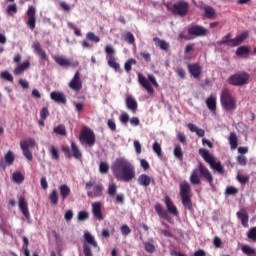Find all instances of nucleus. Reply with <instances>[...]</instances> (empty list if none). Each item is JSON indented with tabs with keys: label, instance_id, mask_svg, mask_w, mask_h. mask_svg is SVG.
Masks as SVG:
<instances>
[{
	"label": "nucleus",
	"instance_id": "obj_1",
	"mask_svg": "<svg viewBox=\"0 0 256 256\" xmlns=\"http://www.w3.org/2000/svg\"><path fill=\"white\" fill-rule=\"evenodd\" d=\"M112 173L117 181L129 183L135 177V166L126 158L120 157L115 160L111 167Z\"/></svg>",
	"mask_w": 256,
	"mask_h": 256
},
{
	"label": "nucleus",
	"instance_id": "obj_2",
	"mask_svg": "<svg viewBox=\"0 0 256 256\" xmlns=\"http://www.w3.org/2000/svg\"><path fill=\"white\" fill-rule=\"evenodd\" d=\"M201 177L209 183V185H213V174L208 170L203 163H199L198 166L192 171L190 175V183L192 185H201Z\"/></svg>",
	"mask_w": 256,
	"mask_h": 256
},
{
	"label": "nucleus",
	"instance_id": "obj_3",
	"mask_svg": "<svg viewBox=\"0 0 256 256\" xmlns=\"http://www.w3.org/2000/svg\"><path fill=\"white\" fill-rule=\"evenodd\" d=\"M220 103L224 111H235V109H237V100L233 97L229 88L222 89Z\"/></svg>",
	"mask_w": 256,
	"mask_h": 256
},
{
	"label": "nucleus",
	"instance_id": "obj_4",
	"mask_svg": "<svg viewBox=\"0 0 256 256\" xmlns=\"http://www.w3.org/2000/svg\"><path fill=\"white\" fill-rule=\"evenodd\" d=\"M179 187L182 205L183 207L191 211V209H193V202L191 201V185L189 184V182L184 181L180 183Z\"/></svg>",
	"mask_w": 256,
	"mask_h": 256
},
{
	"label": "nucleus",
	"instance_id": "obj_5",
	"mask_svg": "<svg viewBox=\"0 0 256 256\" xmlns=\"http://www.w3.org/2000/svg\"><path fill=\"white\" fill-rule=\"evenodd\" d=\"M199 155L202 156L206 163L210 164L211 169H214L215 171H217V173L223 175V173L225 172L223 165H221V162H215V157L211 153H209L204 148H200Z\"/></svg>",
	"mask_w": 256,
	"mask_h": 256
},
{
	"label": "nucleus",
	"instance_id": "obj_6",
	"mask_svg": "<svg viewBox=\"0 0 256 256\" xmlns=\"http://www.w3.org/2000/svg\"><path fill=\"white\" fill-rule=\"evenodd\" d=\"M149 81L154 87H159L157 78H155L152 74H148V79L143 74L141 73L138 74L139 84L147 91V93H149L150 95H153V93H155V89H153V86H151Z\"/></svg>",
	"mask_w": 256,
	"mask_h": 256
},
{
	"label": "nucleus",
	"instance_id": "obj_7",
	"mask_svg": "<svg viewBox=\"0 0 256 256\" xmlns=\"http://www.w3.org/2000/svg\"><path fill=\"white\" fill-rule=\"evenodd\" d=\"M250 75L247 72H238L234 75H231L227 83L228 85H232L233 87H243V85H247L249 83Z\"/></svg>",
	"mask_w": 256,
	"mask_h": 256
},
{
	"label": "nucleus",
	"instance_id": "obj_8",
	"mask_svg": "<svg viewBox=\"0 0 256 256\" xmlns=\"http://www.w3.org/2000/svg\"><path fill=\"white\" fill-rule=\"evenodd\" d=\"M168 11H171L173 15H179V17H185L189 13V3L183 0H179L172 6L166 5Z\"/></svg>",
	"mask_w": 256,
	"mask_h": 256
},
{
	"label": "nucleus",
	"instance_id": "obj_9",
	"mask_svg": "<svg viewBox=\"0 0 256 256\" xmlns=\"http://www.w3.org/2000/svg\"><path fill=\"white\" fill-rule=\"evenodd\" d=\"M79 141L81 145H85L86 147H93L96 141L95 132H93L91 128H83L79 136Z\"/></svg>",
	"mask_w": 256,
	"mask_h": 256
},
{
	"label": "nucleus",
	"instance_id": "obj_10",
	"mask_svg": "<svg viewBox=\"0 0 256 256\" xmlns=\"http://www.w3.org/2000/svg\"><path fill=\"white\" fill-rule=\"evenodd\" d=\"M85 189L88 197H103V184L95 185V181L90 180L86 183Z\"/></svg>",
	"mask_w": 256,
	"mask_h": 256
},
{
	"label": "nucleus",
	"instance_id": "obj_11",
	"mask_svg": "<svg viewBox=\"0 0 256 256\" xmlns=\"http://www.w3.org/2000/svg\"><path fill=\"white\" fill-rule=\"evenodd\" d=\"M106 59L108 61L109 67L115 71H121V65L115 59V49L111 45L105 47Z\"/></svg>",
	"mask_w": 256,
	"mask_h": 256
},
{
	"label": "nucleus",
	"instance_id": "obj_12",
	"mask_svg": "<svg viewBox=\"0 0 256 256\" xmlns=\"http://www.w3.org/2000/svg\"><path fill=\"white\" fill-rule=\"evenodd\" d=\"M188 35L191 37H206V35H209V30L201 25H194L188 29Z\"/></svg>",
	"mask_w": 256,
	"mask_h": 256
},
{
	"label": "nucleus",
	"instance_id": "obj_13",
	"mask_svg": "<svg viewBox=\"0 0 256 256\" xmlns=\"http://www.w3.org/2000/svg\"><path fill=\"white\" fill-rule=\"evenodd\" d=\"M26 15L28 17V22L27 25L29 27V29H31L33 31V29H35V25L37 23V9H35V6H29L28 10L26 12Z\"/></svg>",
	"mask_w": 256,
	"mask_h": 256
},
{
	"label": "nucleus",
	"instance_id": "obj_14",
	"mask_svg": "<svg viewBox=\"0 0 256 256\" xmlns=\"http://www.w3.org/2000/svg\"><path fill=\"white\" fill-rule=\"evenodd\" d=\"M68 87L72 89V91H80L83 89V82L81 81V73L77 71L72 78V80L69 82Z\"/></svg>",
	"mask_w": 256,
	"mask_h": 256
},
{
	"label": "nucleus",
	"instance_id": "obj_15",
	"mask_svg": "<svg viewBox=\"0 0 256 256\" xmlns=\"http://www.w3.org/2000/svg\"><path fill=\"white\" fill-rule=\"evenodd\" d=\"M53 59L60 67H79V62H71L70 59L64 56H54Z\"/></svg>",
	"mask_w": 256,
	"mask_h": 256
},
{
	"label": "nucleus",
	"instance_id": "obj_16",
	"mask_svg": "<svg viewBox=\"0 0 256 256\" xmlns=\"http://www.w3.org/2000/svg\"><path fill=\"white\" fill-rule=\"evenodd\" d=\"M188 72L194 79H199L201 74L203 73V67H201L198 63L188 64Z\"/></svg>",
	"mask_w": 256,
	"mask_h": 256
},
{
	"label": "nucleus",
	"instance_id": "obj_17",
	"mask_svg": "<svg viewBox=\"0 0 256 256\" xmlns=\"http://www.w3.org/2000/svg\"><path fill=\"white\" fill-rule=\"evenodd\" d=\"M50 98L55 103H61L62 105H67V97L63 92L53 91L50 93Z\"/></svg>",
	"mask_w": 256,
	"mask_h": 256
},
{
	"label": "nucleus",
	"instance_id": "obj_18",
	"mask_svg": "<svg viewBox=\"0 0 256 256\" xmlns=\"http://www.w3.org/2000/svg\"><path fill=\"white\" fill-rule=\"evenodd\" d=\"M18 205L22 215H24L26 219H30L31 214L29 213V205L23 196L19 198Z\"/></svg>",
	"mask_w": 256,
	"mask_h": 256
},
{
	"label": "nucleus",
	"instance_id": "obj_19",
	"mask_svg": "<svg viewBox=\"0 0 256 256\" xmlns=\"http://www.w3.org/2000/svg\"><path fill=\"white\" fill-rule=\"evenodd\" d=\"M125 103H126L127 109H129V111H131L132 113H137V109H138L139 105L137 104V100H135V98H133V96L128 95L126 97Z\"/></svg>",
	"mask_w": 256,
	"mask_h": 256
},
{
	"label": "nucleus",
	"instance_id": "obj_20",
	"mask_svg": "<svg viewBox=\"0 0 256 256\" xmlns=\"http://www.w3.org/2000/svg\"><path fill=\"white\" fill-rule=\"evenodd\" d=\"M92 213L98 221H103V212L101 211V202L92 203Z\"/></svg>",
	"mask_w": 256,
	"mask_h": 256
},
{
	"label": "nucleus",
	"instance_id": "obj_21",
	"mask_svg": "<svg viewBox=\"0 0 256 256\" xmlns=\"http://www.w3.org/2000/svg\"><path fill=\"white\" fill-rule=\"evenodd\" d=\"M32 48L34 49L35 53L39 55L41 61H47L49 57H47V53L41 48V43L34 42L32 45Z\"/></svg>",
	"mask_w": 256,
	"mask_h": 256
},
{
	"label": "nucleus",
	"instance_id": "obj_22",
	"mask_svg": "<svg viewBox=\"0 0 256 256\" xmlns=\"http://www.w3.org/2000/svg\"><path fill=\"white\" fill-rule=\"evenodd\" d=\"M247 37H249V33L247 32H243L240 35L236 36L235 38H233L232 40H230V46L231 47H239V45H241V43H243V41H245V39H247Z\"/></svg>",
	"mask_w": 256,
	"mask_h": 256
},
{
	"label": "nucleus",
	"instance_id": "obj_23",
	"mask_svg": "<svg viewBox=\"0 0 256 256\" xmlns=\"http://www.w3.org/2000/svg\"><path fill=\"white\" fill-rule=\"evenodd\" d=\"M206 105L209 111H211L212 113H215L217 111V96L211 94L206 99Z\"/></svg>",
	"mask_w": 256,
	"mask_h": 256
},
{
	"label": "nucleus",
	"instance_id": "obj_24",
	"mask_svg": "<svg viewBox=\"0 0 256 256\" xmlns=\"http://www.w3.org/2000/svg\"><path fill=\"white\" fill-rule=\"evenodd\" d=\"M137 181H138V184H140L142 187H149L151 183H155V180H153V178H151L147 174H141L138 177Z\"/></svg>",
	"mask_w": 256,
	"mask_h": 256
},
{
	"label": "nucleus",
	"instance_id": "obj_25",
	"mask_svg": "<svg viewBox=\"0 0 256 256\" xmlns=\"http://www.w3.org/2000/svg\"><path fill=\"white\" fill-rule=\"evenodd\" d=\"M237 217L241 221V225L244 227H249V214L247 213V210L241 209L237 212Z\"/></svg>",
	"mask_w": 256,
	"mask_h": 256
},
{
	"label": "nucleus",
	"instance_id": "obj_26",
	"mask_svg": "<svg viewBox=\"0 0 256 256\" xmlns=\"http://www.w3.org/2000/svg\"><path fill=\"white\" fill-rule=\"evenodd\" d=\"M165 205L168 209V213H170L171 215H174V216L179 215V211L177 210V206L175 204H173V200H171V198H169V196H167L165 198Z\"/></svg>",
	"mask_w": 256,
	"mask_h": 256
},
{
	"label": "nucleus",
	"instance_id": "obj_27",
	"mask_svg": "<svg viewBox=\"0 0 256 256\" xmlns=\"http://www.w3.org/2000/svg\"><path fill=\"white\" fill-rule=\"evenodd\" d=\"M155 211L158 213L159 217L161 219H166V221H169L171 217H169V212L167 210L163 209V206L161 204H156L155 205Z\"/></svg>",
	"mask_w": 256,
	"mask_h": 256
},
{
	"label": "nucleus",
	"instance_id": "obj_28",
	"mask_svg": "<svg viewBox=\"0 0 256 256\" xmlns=\"http://www.w3.org/2000/svg\"><path fill=\"white\" fill-rule=\"evenodd\" d=\"M30 67H31V62H29V60H26L22 64L18 65L14 69L13 73L14 75H21V73H23L26 69H29Z\"/></svg>",
	"mask_w": 256,
	"mask_h": 256
},
{
	"label": "nucleus",
	"instance_id": "obj_29",
	"mask_svg": "<svg viewBox=\"0 0 256 256\" xmlns=\"http://www.w3.org/2000/svg\"><path fill=\"white\" fill-rule=\"evenodd\" d=\"M249 53H251L249 46H240L236 50L237 57H243L244 59L249 57Z\"/></svg>",
	"mask_w": 256,
	"mask_h": 256
},
{
	"label": "nucleus",
	"instance_id": "obj_30",
	"mask_svg": "<svg viewBox=\"0 0 256 256\" xmlns=\"http://www.w3.org/2000/svg\"><path fill=\"white\" fill-rule=\"evenodd\" d=\"M228 141L230 143V148L232 150L237 149V147L239 145V138L237 137V134L235 132L230 133Z\"/></svg>",
	"mask_w": 256,
	"mask_h": 256
},
{
	"label": "nucleus",
	"instance_id": "obj_31",
	"mask_svg": "<svg viewBox=\"0 0 256 256\" xmlns=\"http://www.w3.org/2000/svg\"><path fill=\"white\" fill-rule=\"evenodd\" d=\"M71 151H72V157L74 159H81L83 157V154L81 153V150H79V146H77V143L71 142Z\"/></svg>",
	"mask_w": 256,
	"mask_h": 256
},
{
	"label": "nucleus",
	"instance_id": "obj_32",
	"mask_svg": "<svg viewBox=\"0 0 256 256\" xmlns=\"http://www.w3.org/2000/svg\"><path fill=\"white\" fill-rule=\"evenodd\" d=\"M156 47H159L162 51H169V43H167L165 40H161L159 38L153 39Z\"/></svg>",
	"mask_w": 256,
	"mask_h": 256
},
{
	"label": "nucleus",
	"instance_id": "obj_33",
	"mask_svg": "<svg viewBox=\"0 0 256 256\" xmlns=\"http://www.w3.org/2000/svg\"><path fill=\"white\" fill-rule=\"evenodd\" d=\"M60 190V195L63 199V201H65V199H67L69 197V195H71V188H69V186H67V184H63L59 187Z\"/></svg>",
	"mask_w": 256,
	"mask_h": 256
},
{
	"label": "nucleus",
	"instance_id": "obj_34",
	"mask_svg": "<svg viewBox=\"0 0 256 256\" xmlns=\"http://www.w3.org/2000/svg\"><path fill=\"white\" fill-rule=\"evenodd\" d=\"M204 13H205V17H207V19H215V17H217V13L215 12V8H213L211 6H205L204 7Z\"/></svg>",
	"mask_w": 256,
	"mask_h": 256
},
{
	"label": "nucleus",
	"instance_id": "obj_35",
	"mask_svg": "<svg viewBox=\"0 0 256 256\" xmlns=\"http://www.w3.org/2000/svg\"><path fill=\"white\" fill-rule=\"evenodd\" d=\"M53 132L61 137H67V128H65V125L63 124L54 127Z\"/></svg>",
	"mask_w": 256,
	"mask_h": 256
},
{
	"label": "nucleus",
	"instance_id": "obj_36",
	"mask_svg": "<svg viewBox=\"0 0 256 256\" xmlns=\"http://www.w3.org/2000/svg\"><path fill=\"white\" fill-rule=\"evenodd\" d=\"M49 153L51 155V159L59 161V149L55 145L50 146Z\"/></svg>",
	"mask_w": 256,
	"mask_h": 256
},
{
	"label": "nucleus",
	"instance_id": "obj_37",
	"mask_svg": "<svg viewBox=\"0 0 256 256\" xmlns=\"http://www.w3.org/2000/svg\"><path fill=\"white\" fill-rule=\"evenodd\" d=\"M4 161L7 165H13L15 163V154H13V151H8L5 154Z\"/></svg>",
	"mask_w": 256,
	"mask_h": 256
},
{
	"label": "nucleus",
	"instance_id": "obj_38",
	"mask_svg": "<svg viewBox=\"0 0 256 256\" xmlns=\"http://www.w3.org/2000/svg\"><path fill=\"white\" fill-rule=\"evenodd\" d=\"M49 199L52 205H57V203H59V192H57V189L52 190Z\"/></svg>",
	"mask_w": 256,
	"mask_h": 256
},
{
	"label": "nucleus",
	"instance_id": "obj_39",
	"mask_svg": "<svg viewBox=\"0 0 256 256\" xmlns=\"http://www.w3.org/2000/svg\"><path fill=\"white\" fill-rule=\"evenodd\" d=\"M84 239L85 241H87L89 243V245H92V247H97V241H95V237H93V235H91V233L86 232L84 234Z\"/></svg>",
	"mask_w": 256,
	"mask_h": 256
},
{
	"label": "nucleus",
	"instance_id": "obj_40",
	"mask_svg": "<svg viewBox=\"0 0 256 256\" xmlns=\"http://www.w3.org/2000/svg\"><path fill=\"white\" fill-rule=\"evenodd\" d=\"M241 251L244 255H256V249L249 245H243Z\"/></svg>",
	"mask_w": 256,
	"mask_h": 256
},
{
	"label": "nucleus",
	"instance_id": "obj_41",
	"mask_svg": "<svg viewBox=\"0 0 256 256\" xmlns=\"http://www.w3.org/2000/svg\"><path fill=\"white\" fill-rule=\"evenodd\" d=\"M174 157L178 159V161H183V149L181 148V145L175 146Z\"/></svg>",
	"mask_w": 256,
	"mask_h": 256
},
{
	"label": "nucleus",
	"instance_id": "obj_42",
	"mask_svg": "<svg viewBox=\"0 0 256 256\" xmlns=\"http://www.w3.org/2000/svg\"><path fill=\"white\" fill-rule=\"evenodd\" d=\"M22 151H23V155L24 157H26V159H28V161H33V154L31 153V151L29 150V148H27L26 144H22V146H20Z\"/></svg>",
	"mask_w": 256,
	"mask_h": 256
},
{
	"label": "nucleus",
	"instance_id": "obj_43",
	"mask_svg": "<svg viewBox=\"0 0 256 256\" xmlns=\"http://www.w3.org/2000/svg\"><path fill=\"white\" fill-rule=\"evenodd\" d=\"M86 39L92 43H99V41H101V38H99V36L95 35L93 32H88L86 34Z\"/></svg>",
	"mask_w": 256,
	"mask_h": 256
},
{
	"label": "nucleus",
	"instance_id": "obj_44",
	"mask_svg": "<svg viewBox=\"0 0 256 256\" xmlns=\"http://www.w3.org/2000/svg\"><path fill=\"white\" fill-rule=\"evenodd\" d=\"M23 145H26L27 149H29V147H35L37 142H35V139L29 138L28 140H22L20 142V147H23Z\"/></svg>",
	"mask_w": 256,
	"mask_h": 256
},
{
	"label": "nucleus",
	"instance_id": "obj_45",
	"mask_svg": "<svg viewBox=\"0 0 256 256\" xmlns=\"http://www.w3.org/2000/svg\"><path fill=\"white\" fill-rule=\"evenodd\" d=\"M12 179L13 181H15V183H23V181H25V176H23L21 172H14L12 175Z\"/></svg>",
	"mask_w": 256,
	"mask_h": 256
},
{
	"label": "nucleus",
	"instance_id": "obj_46",
	"mask_svg": "<svg viewBox=\"0 0 256 256\" xmlns=\"http://www.w3.org/2000/svg\"><path fill=\"white\" fill-rule=\"evenodd\" d=\"M132 65H137V60L131 58L125 62L124 69H125V71H127V73H129L131 71Z\"/></svg>",
	"mask_w": 256,
	"mask_h": 256
},
{
	"label": "nucleus",
	"instance_id": "obj_47",
	"mask_svg": "<svg viewBox=\"0 0 256 256\" xmlns=\"http://www.w3.org/2000/svg\"><path fill=\"white\" fill-rule=\"evenodd\" d=\"M231 33H228L222 38V40L217 42V45H230L231 46Z\"/></svg>",
	"mask_w": 256,
	"mask_h": 256
},
{
	"label": "nucleus",
	"instance_id": "obj_48",
	"mask_svg": "<svg viewBox=\"0 0 256 256\" xmlns=\"http://www.w3.org/2000/svg\"><path fill=\"white\" fill-rule=\"evenodd\" d=\"M108 195L109 197H115V195H117V184L115 183L109 184Z\"/></svg>",
	"mask_w": 256,
	"mask_h": 256
},
{
	"label": "nucleus",
	"instance_id": "obj_49",
	"mask_svg": "<svg viewBox=\"0 0 256 256\" xmlns=\"http://www.w3.org/2000/svg\"><path fill=\"white\" fill-rule=\"evenodd\" d=\"M124 41H126V43H129V45H133V43H135V36L133 35V33L127 32L124 35Z\"/></svg>",
	"mask_w": 256,
	"mask_h": 256
},
{
	"label": "nucleus",
	"instance_id": "obj_50",
	"mask_svg": "<svg viewBox=\"0 0 256 256\" xmlns=\"http://www.w3.org/2000/svg\"><path fill=\"white\" fill-rule=\"evenodd\" d=\"M1 79H4L5 81H9L10 83H13V75L9 73V71H3L0 74Z\"/></svg>",
	"mask_w": 256,
	"mask_h": 256
},
{
	"label": "nucleus",
	"instance_id": "obj_51",
	"mask_svg": "<svg viewBox=\"0 0 256 256\" xmlns=\"http://www.w3.org/2000/svg\"><path fill=\"white\" fill-rule=\"evenodd\" d=\"M153 151L158 157H161V155H163V150L161 149V144H159V142H154Z\"/></svg>",
	"mask_w": 256,
	"mask_h": 256
},
{
	"label": "nucleus",
	"instance_id": "obj_52",
	"mask_svg": "<svg viewBox=\"0 0 256 256\" xmlns=\"http://www.w3.org/2000/svg\"><path fill=\"white\" fill-rule=\"evenodd\" d=\"M248 239H251L254 243H256V227L250 228V230L247 233Z\"/></svg>",
	"mask_w": 256,
	"mask_h": 256
},
{
	"label": "nucleus",
	"instance_id": "obj_53",
	"mask_svg": "<svg viewBox=\"0 0 256 256\" xmlns=\"http://www.w3.org/2000/svg\"><path fill=\"white\" fill-rule=\"evenodd\" d=\"M236 179L238 182H240L242 185H245V183H249V176L248 175H243V174H238L236 176Z\"/></svg>",
	"mask_w": 256,
	"mask_h": 256
},
{
	"label": "nucleus",
	"instance_id": "obj_54",
	"mask_svg": "<svg viewBox=\"0 0 256 256\" xmlns=\"http://www.w3.org/2000/svg\"><path fill=\"white\" fill-rule=\"evenodd\" d=\"M99 171L102 174L109 173V164H107V162H101L99 166Z\"/></svg>",
	"mask_w": 256,
	"mask_h": 256
},
{
	"label": "nucleus",
	"instance_id": "obj_55",
	"mask_svg": "<svg viewBox=\"0 0 256 256\" xmlns=\"http://www.w3.org/2000/svg\"><path fill=\"white\" fill-rule=\"evenodd\" d=\"M236 161L238 165H241V167H245V165H247V157L244 155H238Z\"/></svg>",
	"mask_w": 256,
	"mask_h": 256
},
{
	"label": "nucleus",
	"instance_id": "obj_56",
	"mask_svg": "<svg viewBox=\"0 0 256 256\" xmlns=\"http://www.w3.org/2000/svg\"><path fill=\"white\" fill-rule=\"evenodd\" d=\"M87 219H89V212L80 211L78 213V221H87Z\"/></svg>",
	"mask_w": 256,
	"mask_h": 256
},
{
	"label": "nucleus",
	"instance_id": "obj_57",
	"mask_svg": "<svg viewBox=\"0 0 256 256\" xmlns=\"http://www.w3.org/2000/svg\"><path fill=\"white\" fill-rule=\"evenodd\" d=\"M144 247L147 253H155V245H153L151 242L144 243Z\"/></svg>",
	"mask_w": 256,
	"mask_h": 256
},
{
	"label": "nucleus",
	"instance_id": "obj_58",
	"mask_svg": "<svg viewBox=\"0 0 256 256\" xmlns=\"http://www.w3.org/2000/svg\"><path fill=\"white\" fill-rule=\"evenodd\" d=\"M237 193H239V189L233 186H229L226 188V195H237Z\"/></svg>",
	"mask_w": 256,
	"mask_h": 256
},
{
	"label": "nucleus",
	"instance_id": "obj_59",
	"mask_svg": "<svg viewBox=\"0 0 256 256\" xmlns=\"http://www.w3.org/2000/svg\"><path fill=\"white\" fill-rule=\"evenodd\" d=\"M120 122L123 125H127V123H129V114H127V112H124L121 114L120 116Z\"/></svg>",
	"mask_w": 256,
	"mask_h": 256
},
{
	"label": "nucleus",
	"instance_id": "obj_60",
	"mask_svg": "<svg viewBox=\"0 0 256 256\" xmlns=\"http://www.w3.org/2000/svg\"><path fill=\"white\" fill-rule=\"evenodd\" d=\"M49 117V109L44 107L40 110V119H47Z\"/></svg>",
	"mask_w": 256,
	"mask_h": 256
},
{
	"label": "nucleus",
	"instance_id": "obj_61",
	"mask_svg": "<svg viewBox=\"0 0 256 256\" xmlns=\"http://www.w3.org/2000/svg\"><path fill=\"white\" fill-rule=\"evenodd\" d=\"M8 15H13V13H17V4H11L7 7Z\"/></svg>",
	"mask_w": 256,
	"mask_h": 256
},
{
	"label": "nucleus",
	"instance_id": "obj_62",
	"mask_svg": "<svg viewBox=\"0 0 256 256\" xmlns=\"http://www.w3.org/2000/svg\"><path fill=\"white\" fill-rule=\"evenodd\" d=\"M62 152L64 153L65 157H67V159H71L72 155L69 146H62Z\"/></svg>",
	"mask_w": 256,
	"mask_h": 256
},
{
	"label": "nucleus",
	"instance_id": "obj_63",
	"mask_svg": "<svg viewBox=\"0 0 256 256\" xmlns=\"http://www.w3.org/2000/svg\"><path fill=\"white\" fill-rule=\"evenodd\" d=\"M83 253L85 256H93V252L91 251V247L89 245L84 244L83 246Z\"/></svg>",
	"mask_w": 256,
	"mask_h": 256
},
{
	"label": "nucleus",
	"instance_id": "obj_64",
	"mask_svg": "<svg viewBox=\"0 0 256 256\" xmlns=\"http://www.w3.org/2000/svg\"><path fill=\"white\" fill-rule=\"evenodd\" d=\"M120 231L122 235H129L131 233V228H129L127 224H124L121 226Z\"/></svg>",
	"mask_w": 256,
	"mask_h": 256
}]
</instances>
